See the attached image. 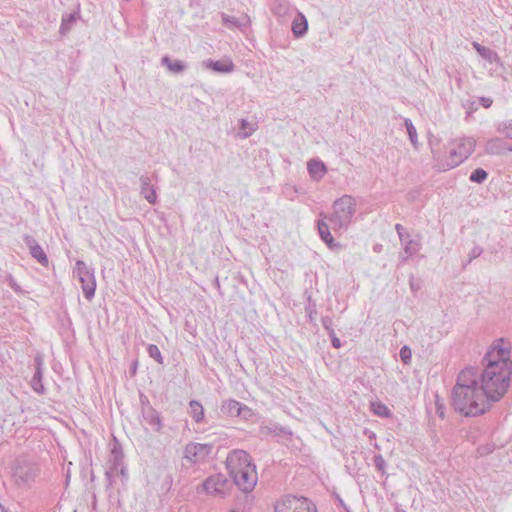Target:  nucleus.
Segmentation results:
<instances>
[{"mask_svg":"<svg viewBox=\"0 0 512 512\" xmlns=\"http://www.w3.org/2000/svg\"><path fill=\"white\" fill-rule=\"evenodd\" d=\"M452 405L467 417L483 415L491 409L492 406L478 385L476 367H466L459 373L452 389Z\"/></svg>","mask_w":512,"mask_h":512,"instance_id":"f257e3e1","label":"nucleus"},{"mask_svg":"<svg viewBox=\"0 0 512 512\" xmlns=\"http://www.w3.org/2000/svg\"><path fill=\"white\" fill-rule=\"evenodd\" d=\"M477 368L478 385L487 397L492 406L493 403L500 401L507 393L510 386L512 371L504 364L499 368L497 365H490L483 369Z\"/></svg>","mask_w":512,"mask_h":512,"instance_id":"f03ea898","label":"nucleus"},{"mask_svg":"<svg viewBox=\"0 0 512 512\" xmlns=\"http://www.w3.org/2000/svg\"><path fill=\"white\" fill-rule=\"evenodd\" d=\"M356 212V201L350 195H343L333 203V213L327 216L323 212L320 216L327 219L334 231L346 229L352 222Z\"/></svg>","mask_w":512,"mask_h":512,"instance_id":"7ed1b4c3","label":"nucleus"},{"mask_svg":"<svg viewBox=\"0 0 512 512\" xmlns=\"http://www.w3.org/2000/svg\"><path fill=\"white\" fill-rule=\"evenodd\" d=\"M12 477L19 487H27L35 481L39 474V467L36 463L27 458H17L12 467Z\"/></svg>","mask_w":512,"mask_h":512,"instance_id":"20e7f679","label":"nucleus"},{"mask_svg":"<svg viewBox=\"0 0 512 512\" xmlns=\"http://www.w3.org/2000/svg\"><path fill=\"white\" fill-rule=\"evenodd\" d=\"M275 512H317V508L306 497L285 495L275 504Z\"/></svg>","mask_w":512,"mask_h":512,"instance_id":"39448f33","label":"nucleus"},{"mask_svg":"<svg viewBox=\"0 0 512 512\" xmlns=\"http://www.w3.org/2000/svg\"><path fill=\"white\" fill-rule=\"evenodd\" d=\"M73 274L81 283V288L85 298L89 301L92 300L96 290L94 269L88 267L84 261L77 260Z\"/></svg>","mask_w":512,"mask_h":512,"instance_id":"423d86ee","label":"nucleus"},{"mask_svg":"<svg viewBox=\"0 0 512 512\" xmlns=\"http://www.w3.org/2000/svg\"><path fill=\"white\" fill-rule=\"evenodd\" d=\"M482 364L484 367L490 365H497L499 368H503L504 364L508 368V371H512V360L510 359V349L504 347L500 343L494 344L485 354Z\"/></svg>","mask_w":512,"mask_h":512,"instance_id":"0eeeda50","label":"nucleus"},{"mask_svg":"<svg viewBox=\"0 0 512 512\" xmlns=\"http://www.w3.org/2000/svg\"><path fill=\"white\" fill-rule=\"evenodd\" d=\"M476 142L473 138H463L460 140L457 148L452 149L449 155V162H447V169L454 168L460 165L467 159L475 149Z\"/></svg>","mask_w":512,"mask_h":512,"instance_id":"6e6552de","label":"nucleus"},{"mask_svg":"<svg viewBox=\"0 0 512 512\" xmlns=\"http://www.w3.org/2000/svg\"><path fill=\"white\" fill-rule=\"evenodd\" d=\"M252 457L244 450L235 449L231 451L226 458V467L230 477L237 476L239 472L248 468L252 463Z\"/></svg>","mask_w":512,"mask_h":512,"instance_id":"1a4fd4ad","label":"nucleus"},{"mask_svg":"<svg viewBox=\"0 0 512 512\" xmlns=\"http://www.w3.org/2000/svg\"><path fill=\"white\" fill-rule=\"evenodd\" d=\"M247 467L245 470H241L237 477L236 475L231 477L234 484L245 493L251 492L258 480L256 465L252 462Z\"/></svg>","mask_w":512,"mask_h":512,"instance_id":"9d476101","label":"nucleus"},{"mask_svg":"<svg viewBox=\"0 0 512 512\" xmlns=\"http://www.w3.org/2000/svg\"><path fill=\"white\" fill-rule=\"evenodd\" d=\"M231 484L223 474H215L208 477L204 483V490L211 495L223 497L227 494Z\"/></svg>","mask_w":512,"mask_h":512,"instance_id":"9b49d317","label":"nucleus"},{"mask_svg":"<svg viewBox=\"0 0 512 512\" xmlns=\"http://www.w3.org/2000/svg\"><path fill=\"white\" fill-rule=\"evenodd\" d=\"M23 241L28 247L30 255L42 266L47 267L49 264V259L36 239L33 236L26 234L23 236Z\"/></svg>","mask_w":512,"mask_h":512,"instance_id":"f8f14e48","label":"nucleus"},{"mask_svg":"<svg viewBox=\"0 0 512 512\" xmlns=\"http://www.w3.org/2000/svg\"><path fill=\"white\" fill-rule=\"evenodd\" d=\"M213 449L211 444H189L185 447V455L186 458L197 462L199 460H203L206 456H208Z\"/></svg>","mask_w":512,"mask_h":512,"instance_id":"ddd939ff","label":"nucleus"},{"mask_svg":"<svg viewBox=\"0 0 512 512\" xmlns=\"http://www.w3.org/2000/svg\"><path fill=\"white\" fill-rule=\"evenodd\" d=\"M43 377V360L40 356L35 357V373L31 379V388L38 394H44L45 387L42 383Z\"/></svg>","mask_w":512,"mask_h":512,"instance_id":"4468645a","label":"nucleus"},{"mask_svg":"<svg viewBox=\"0 0 512 512\" xmlns=\"http://www.w3.org/2000/svg\"><path fill=\"white\" fill-rule=\"evenodd\" d=\"M142 417L155 432L161 431L163 426L161 416L152 406L146 405V407L142 409Z\"/></svg>","mask_w":512,"mask_h":512,"instance_id":"2eb2a0df","label":"nucleus"},{"mask_svg":"<svg viewBox=\"0 0 512 512\" xmlns=\"http://www.w3.org/2000/svg\"><path fill=\"white\" fill-rule=\"evenodd\" d=\"M505 150L512 151V147H508L507 143L499 137L489 139L484 148L485 153L489 155H500Z\"/></svg>","mask_w":512,"mask_h":512,"instance_id":"dca6fc26","label":"nucleus"},{"mask_svg":"<svg viewBox=\"0 0 512 512\" xmlns=\"http://www.w3.org/2000/svg\"><path fill=\"white\" fill-rule=\"evenodd\" d=\"M141 182V195L150 203L155 204L157 195L154 187L151 185V179L148 175L140 177Z\"/></svg>","mask_w":512,"mask_h":512,"instance_id":"f3484780","label":"nucleus"},{"mask_svg":"<svg viewBox=\"0 0 512 512\" xmlns=\"http://www.w3.org/2000/svg\"><path fill=\"white\" fill-rule=\"evenodd\" d=\"M221 411L222 413L229 416H240L243 411H248V408L246 405H243L236 400L230 399L223 402Z\"/></svg>","mask_w":512,"mask_h":512,"instance_id":"a211bd4d","label":"nucleus"},{"mask_svg":"<svg viewBox=\"0 0 512 512\" xmlns=\"http://www.w3.org/2000/svg\"><path fill=\"white\" fill-rule=\"evenodd\" d=\"M307 170L310 177L314 180H320L327 172L325 164L317 159H311L307 163Z\"/></svg>","mask_w":512,"mask_h":512,"instance_id":"6ab92c4d","label":"nucleus"},{"mask_svg":"<svg viewBox=\"0 0 512 512\" xmlns=\"http://www.w3.org/2000/svg\"><path fill=\"white\" fill-rule=\"evenodd\" d=\"M325 220L326 219L318 220V222H317V229H318L319 236H320L321 240L324 243H326L329 248L337 247L338 244H336L334 242V238L332 237V235L330 233V227Z\"/></svg>","mask_w":512,"mask_h":512,"instance_id":"aec40b11","label":"nucleus"},{"mask_svg":"<svg viewBox=\"0 0 512 512\" xmlns=\"http://www.w3.org/2000/svg\"><path fill=\"white\" fill-rule=\"evenodd\" d=\"M161 64L174 74L183 73L187 69V64L178 59H171L165 55L161 59Z\"/></svg>","mask_w":512,"mask_h":512,"instance_id":"412c9836","label":"nucleus"},{"mask_svg":"<svg viewBox=\"0 0 512 512\" xmlns=\"http://www.w3.org/2000/svg\"><path fill=\"white\" fill-rule=\"evenodd\" d=\"M308 30V21L302 13H298L292 22V32L296 38L303 37Z\"/></svg>","mask_w":512,"mask_h":512,"instance_id":"4be33fe9","label":"nucleus"},{"mask_svg":"<svg viewBox=\"0 0 512 512\" xmlns=\"http://www.w3.org/2000/svg\"><path fill=\"white\" fill-rule=\"evenodd\" d=\"M472 46L473 48L477 51V53L485 60H487L488 62L490 63H493V62H496V63H499L500 62V58L498 56V54L488 48V47H485L481 44H479L478 42H472Z\"/></svg>","mask_w":512,"mask_h":512,"instance_id":"5701e85b","label":"nucleus"},{"mask_svg":"<svg viewBox=\"0 0 512 512\" xmlns=\"http://www.w3.org/2000/svg\"><path fill=\"white\" fill-rule=\"evenodd\" d=\"M222 21L228 27L243 29L249 25L250 18L245 15L241 19H238L236 17L222 13Z\"/></svg>","mask_w":512,"mask_h":512,"instance_id":"b1692460","label":"nucleus"},{"mask_svg":"<svg viewBox=\"0 0 512 512\" xmlns=\"http://www.w3.org/2000/svg\"><path fill=\"white\" fill-rule=\"evenodd\" d=\"M206 66L218 73H229L234 70V64L232 61L208 60Z\"/></svg>","mask_w":512,"mask_h":512,"instance_id":"393cba45","label":"nucleus"},{"mask_svg":"<svg viewBox=\"0 0 512 512\" xmlns=\"http://www.w3.org/2000/svg\"><path fill=\"white\" fill-rule=\"evenodd\" d=\"M190 407V416L194 419L196 423H200L204 419V408L200 402L196 400H191L189 402Z\"/></svg>","mask_w":512,"mask_h":512,"instance_id":"a878e982","label":"nucleus"},{"mask_svg":"<svg viewBox=\"0 0 512 512\" xmlns=\"http://www.w3.org/2000/svg\"><path fill=\"white\" fill-rule=\"evenodd\" d=\"M76 20H77V13H71V14L64 15L62 17V21H61V25H60V29H59L60 34L66 35L71 30V27L76 22Z\"/></svg>","mask_w":512,"mask_h":512,"instance_id":"bb28decb","label":"nucleus"},{"mask_svg":"<svg viewBox=\"0 0 512 512\" xmlns=\"http://www.w3.org/2000/svg\"><path fill=\"white\" fill-rule=\"evenodd\" d=\"M404 245V251L408 256L415 255L421 247V244L418 241L410 239V235L406 234L405 241L402 242Z\"/></svg>","mask_w":512,"mask_h":512,"instance_id":"cd10ccee","label":"nucleus"},{"mask_svg":"<svg viewBox=\"0 0 512 512\" xmlns=\"http://www.w3.org/2000/svg\"><path fill=\"white\" fill-rule=\"evenodd\" d=\"M371 410L379 417L390 418L392 416L390 409L380 401L371 402Z\"/></svg>","mask_w":512,"mask_h":512,"instance_id":"c85d7f7f","label":"nucleus"},{"mask_svg":"<svg viewBox=\"0 0 512 512\" xmlns=\"http://www.w3.org/2000/svg\"><path fill=\"white\" fill-rule=\"evenodd\" d=\"M496 131L512 140V119L501 121L496 124Z\"/></svg>","mask_w":512,"mask_h":512,"instance_id":"c756f323","label":"nucleus"},{"mask_svg":"<svg viewBox=\"0 0 512 512\" xmlns=\"http://www.w3.org/2000/svg\"><path fill=\"white\" fill-rule=\"evenodd\" d=\"M255 128L246 119H241L239 123V136L241 138H248L253 134Z\"/></svg>","mask_w":512,"mask_h":512,"instance_id":"7c9ffc66","label":"nucleus"},{"mask_svg":"<svg viewBox=\"0 0 512 512\" xmlns=\"http://www.w3.org/2000/svg\"><path fill=\"white\" fill-rule=\"evenodd\" d=\"M404 124L407 129V133L409 135V139L412 145L414 146V148H417L418 138L415 126L413 125L412 121L408 118L405 119Z\"/></svg>","mask_w":512,"mask_h":512,"instance_id":"2f4dec72","label":"nucleus"},{"mask_svg":"<svg viewBox=\"0 0 512 512\" xmlns=\"http://www.w3.org/2000/svg\"><path fill=\"white\" fill-rule=\"evenodd\" d=\"M487 177L488 173L484 169L477 168L470 174L469 180L471 182L481 184L487 179Z\"/></svg>","mask_w":512,"mask_h":512,"instance_id":"473e14b6","label":"nucleus"},{"mask_svg":"<svg viewBox=\"0 0 512 512\" xmlns=\"http://www.w3.org/2000/svg\"><path fill=\"white\" fill-rule=\"evenodd\" d=\"M148 355L153 358L158 364H163L164 359L160 352V349L155 344H149L147 347Z\"/></svg>","mask_w":512,"mask_h":512,"instance_id":"72a5a7b5","label":"nucleus"},{"mask_svg":"<svg viewBox=\"0 0 512 512\" xmlns=\"http://www.w3.org/2000/svg\"><path fill=\"white\" fill-rule=\"evenodd\" d=\"M271 10L274 15L278 17H283L288 12V6L284 3L278 2L273 4Z\"/></svg>","mask_w":512,"mask_h":512,"instance_id":"f704fd0d","label":"nucleus"},{"mask_svg":"<svg viewBox=\"0 0 512 512\" xmlns=\"http://www.w3.org/2000/svg\"><path fill=\"white\" fill-rule=\"evenodd\" d=\"M373 462L376 469L381 472L382 475L386 474V462L381 454L374 455Z\"/></svg>","mask_w":512,"mask_h":512,"instance_id":"c9c22d12","label":"nucleus"},{"mask_svg":"<svg viewBox=\"0 0 512 512\" xmlns=\"http://www.w3.org/2000/svg\"><path fill=\"white\" fill-rule=\"evenodd\" d=\"M4 281L11 287V289H13V291L15 293H17V294H23L24 293V291L22 290L20 285H18V283L16 282V280L14 279V277L11 274H7L5 276Z\"/></svg>","mask_w":512,"mask_h":512,"instance_id":"e433bc0d","label":"nucleus"},{"mask_svg":"<svg viewBox=\"0 0 512 512\" xmlns=\"http://www.w3.org/2000/svg\"><path fill=\"white\" fill-rule=\"evenodd\" d=\"M112 455L114 456V461H113L112 466L115 469H118V467L122 464L123 455H122L121 451H118V449L116 447H114L112 449Z\"/></svg>","mask_w":512,"mask_h":512,"instance_id":"4c0bfd02","label":"nucleus"},{"mask_svg":"<svg viewBox=\"0 0 512 512\" xmlns=\"http://www.w3.org/2000/svg\"><path fill=\"white\" fill-rule=\"evenodd\" d=\"M400 358L405 364H409L411 361V350L408 346H403L400 349Z\"/></svg>","mask_w":512,"mask_h":512,"instance_id":"58836bf2","label":"nucleus"},{"mask_svg":"<svg viewBox=\"0 0 512 512\" xmlns=\"http://www.w3.org/2000/svg\"><path fill=\"white\" fill-rule=\"evenodd\" d=\"M483 253V248L481 246H474L473 249L469 253V260L470 263L473 259L478 258Z\"/></svg>","mask_w":512,"mask_h":512,"instance_id":"ea45409f","label":"nucleus"},{"mask_svg":"<svg viewBox=\"0 0 512 512\" xmlns=\"http://www.w3.org/2000/svg\"><path fill=\"white\" fill-rule=\"evenodd\" d=\"M321 322H322V325H323L324 329H325L327 332H329V331H331V330H333V329H334V328H333V320H332V318H331V317H329V316H324V317H322Z\"/></svg>","mask_w":512,"mask_h":512,"instance_id":"a19ab883","label":"nucleus"},{"mask_svg":"<svg viewBox=\"0 0 512 512\" xmlns=\"http://www.w3.org/2000/svg\"><path fill=\"white\" fill-rule=\"evenodd\" d=\"M114 473H118V469H115L113 466L111 467L110 470L106 471L105 473L106 480L108 481V486H112L113 484Z\"/></svg>","mask_w":512,"mask_h":512,"instance_id":"79ce46f5","label":"nucleus"},{"mask_svg":"<svg viewBox=\"0 0 512 512\" xmlns=\"http://www.w3.org/2000/svg\"><path fill=\"white\" fill-rule=\"evenodd\" d=\"M395 229L397 231V234L399 236V239L401 242H404L405 241V238H406V232H405V228L401 225V224H396L395 225Z\"/></svg>","mask_w":512,"mask_h":512,"instance_id":"37998d69","label":"nucleus"},{"mask_svg":"<svg viewBox=\"0 0 512 512\" xmlns=\"http://www.w3.org/2000/svg\"><path fill=\"white\" fill-rule=\"evenodd\" d=\"M479 102L484 108H489L491 107L493 100L489 97H480Z\"/></svg>","mask_w":512,"mask_h":512,"instance_id":"c03bdc74","label":"nucleus"},{"mask_svg":"<svg viewBox=\"0 0 512 512\" xmlns=\"http://www.w3.org/2000/svg\"><path fill=\"white\" fill-rule=\"evenodd\" d=\"M203 0H190L189 2V6L191 8H197V9H200V10H203Z\"/></svg>","mask_w":512,"mask_h":512,"instance_id":"a18cd8bd","label":"nucleus"},{"mask_svg":"<svg viewBox=\"0 0 512 512\" xmlns=\"http://www.w3.org/2000/svg\"><path fill=\"white\" fill-rule=\"evenodd\" d=\"M118 473L122 476L123 479H127V470L126 468L123 466V463L118 467Z\"/></svg>","mask_w":512,"mask_h":512,"instance_id":"49530a36","label":"nucleus"},{"mask_svg":"<svg viewBox=\"0 0 512 512\" xmlns=\"http://www.w3.org/2000/svg\"><path fill=\"white\" fill-rule=\"evenodd\" d=\"M140 402H141V410L147 406H151L148 398L144 395L140 396Z\"/></svg>","mask_w":512,"mask_h":512,"instance_id":"de8ad7c7","label":"nucleus"},{"mask_svg":"<svg viewBox=\"0 0 512 512\" xmlns=\"http://www.w3.org/2000/svg\"><path fill=\"white\" fill-rule=\"evenodd\" d=\"M331 344L336 349L341 347V341L338 337H333V339L331 340Z\"/></svg>","mask_w":512,"mask_h":512,"instance_id":"09e8293b","label":"nucleus"},{"mask_svg":"<svg viewBox=\"0 0 512 512\" xmlns=\"http://www.w3.org/2000/svg\"><path fill=\"white\" fill-rule=\"evenodd\" d=\"M307 311H308L310 321H312L314 319V315H316V310L309 307V308H307Z\"/></svg>","mask_w":512,"mask_h":512,"instance_id":"8fccbe9b","label":"nucleus"},{"mask_svg":"<svg viewBox=\"0 0 512 512\" xmlns=\"http://www.w3.org/2000/svg\"><path fill=\"white\" fill-rule=\"evenodd\" d=\"M327 333H328V335H329V337H330V339H331V340L333 339V337H337V336H336V334H335L334 329H333V330H331V331H329V332H327Z\"/></svg>","mask_w":512,"mask_h":512,"instance_id":"3c124183","label":"nucleus"},{"mask_svg":"<svg viewBox=\"0 0 512 512\" xmlns=\"http://www.w3.org/2000/svg\"><path fill=\"white\" fill-rule=\"evenodd\" d=\"M0 509L2 512H10L7 508H5L1 503H0Z\"/></svg>","mask_w":512,"mask_h":512,"instance_id":"603ef678","label":"nucleus"},{"mask_svg":"<svg viewBox=\"0 0 512 512\" xmlns=\"http://www.w3.org/2000/svg\"><path fill=\"white\" fill-rule=\"evenodd\" d=\"M136 367H137V363L135 362L134 365L132 366V374H134L136 372Z\"/></svg>","mask_w":512,"mask_h":512,"instance_id":"864d4df0","label":"nucleus"},{"mask_svg":"<svg viewBox=\"0 0 512 512\" xmlns=\"http://www.w3.org/2000/svg\"><path fill=\"white\" fill-rule=\"evenodd\" d=\"M338 501H339V504L342 506V507H345V504L343 502V500L341 498L338 497Z\"/></svg>","mask_w":512,"mask_h":512,"instance_id":"5fc2aeb1","label":"nucleus"},{"mask_svg":"<svg viewBox=\"0 0 512 512\" xmlns=\"http://www.w3.org/2000/svg\"><path fill=\"white\" fill-rule=\"evenodd\" d=\"M230 512H240V511L237 509H232Z\"/></svg>","mask_w":512,"mask_h":512,"instance_id":"6e6d98bb","label":"nucleus"},{"mask_svg":"<svg viewBox=\"0 0 512 512\" xmlns=\"http://www.w3.org/2000/svg\"><path fill=\"white\" fill-rule=\"evenodd\" d=\"M397 512H405L404 510H398Z\"/></svg>","mask_w":512,"mask_h":512,"instance_id":"4d7b16f0","label":"nucleus"}]
</instances>
